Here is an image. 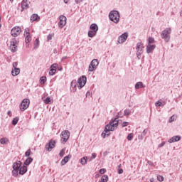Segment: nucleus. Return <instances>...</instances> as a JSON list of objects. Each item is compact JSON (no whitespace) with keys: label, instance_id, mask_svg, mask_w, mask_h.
<instances>
[{"label":"nucleus","instance_id":"nucleus-1","mask_svg":"<svg viewBox=\"0 0 182 182\" xmlns=\"http://www.w3.org/2000/svg\"><path fill=\"white\" fill-rule=\"evenodd\" d=\"M117 126H119V121L114 120L110 122L105 127V132H113L115 129H117Z\"/></svg>","mask_w":182,"mask_h":182},{"label":"nucleus","instance_id":"nucleus-2","mask_svg":"<svg viewBox=\"0 0 182 182\" xmlns=\"http://www.w3.org/2000/svg\"><path fill=\"white\" fill-rule=\"evenodd\" d=\"M109 18L110 21L114 22V23H117L120 21V14H119V11H112L109 13Z\"/></svg>","mask_w":182,"mask_h":182},{"label":"nucleus","instance_id":"nucleus-3","mask_svg":"<svg viewBox=\"0 0 182 182\" xmlns=\"http://www.w3.org/2000/svg\"><path fill=\"white\" fill-rule=\"evenodd\" d=\"M171 33V28H166L161 33V38L164 39L165 42L170 41V34Z\"/></svg>","mask_w":182,"mask_h":182},{"label":"nucleus","instance_id":"nucleus-4","mask_svg":"<svg viewBox=\"0 0 182 182\" xmlns=\"http://www.w3.org/2000/svg\"><path fill=\"white\" fill-rule=\"evenodd\" d=\"M21 166H22V162H21V161H17L13 164L12 175L14 177H16V176H18V173H19V168H21Z\"/></svg>","mask_w":182,"mask_h":182},{"label":"nucleus","instance_id":"nucleus-5","mask_svg":"<svg viewBox=\"0 0 182 182\" xmlns=\"http://www.w3.org/2000/svg\"><path fill=\"white\" fill-rule=\"evenodd\" d=\"M31 102L28 99H23L21 102V105H19V108L21 112H25L28 107H29Z\"/></svg>","mask_w":182,"mask_h":182},{"label":"nucleus","instance_id":"nucleus-6","mask_svg":"<svg viewBox=\"0 0 182 182\" xmlns=\"http://www.w3.org/2000/svg\"><path fill=\"white\" fill-rule=\"evenodd\" d=\"M21 32H22V28L19 26H15L11 29V36H14V38H16V36L21 35Z\"/></svg>","mask_w":182,"mask_h":182},{"label":"nucleus","instance_id":"nucleus-7","mask_svg":"<svg viewBox=\"0 0 182 182\" xmlns=\"http://www.w3.org/2000/svg\"><path fill=\"white\" fill-rule=\"evenodd\" d=\"M69 137H70V132L69 131L65 130L61 132L62 143H66L69 140Z\"/></svg>","mask_w":182,"mask_h":182},{"label":"nucleus","instance_id":"nucleus-8","mask_svg":"<svg viewBox=\"0 0 182 182\" xmlns=\"http://www.w3.org/2000/svg\"><path fill=\"white\" fill-rule=\"evenodd\" d=\"M98 65L99 61L97 60V59L92 60L89 65L88 71L93 72V70H96V68H97Z\"/></svg>","mask_w":182,"mask_h":182},{"label":"nucleus","instance_id":"nucleus-9","mask_svg":"<svg viewBox=\"0 0 182 182\" xmlns=\"http://www.w3.org/2000/svg\"><path fill=\"white\" fill-rule=\"evenodd\" d=\"M19 43V41L18 40L13 38L11 41L10 44V49L11 50V52H16V48H18V45Z\"/></svg>","mask_w":182,"mask_h":182},{"label":"nucleus","instance_id":"nucleus-10","mask_svg":"<svg viewBox=\"0 0 182 182\" xmlns=\"http://www.w3.org/2000/svg\"><path fill=\"white\" fill-rule=\"evenodd\" d=\"M143 49H144V45L143 43H138L136 44V55L138 58L143 53Z\"/></svg>","mask_w":182,"mask_h":182},{"label":"nucleus","instance_id":"nucleus-11","mask_svg":"<svg viewBox=\"0 0 182 182\" xmlns=\"http://www.w3.org/2000/svg\"><path fill=\"white\" fill-rule=\"evenodd\" d=\"M86 81H87L86 76L82 75V77H80L78 79L77 87H79V89H82V87H83L86 85Z\"/></svg>","mask_w":182,"mask_h":182},{"label":"nucleus","instance_id":"nucleus-12","mask_svg":"<svg viewBox=\"0 0 182 182\" xmlns=\"http://www.w3.org/2000/svg\"><path fill=\"white\" fill-rule=\"evenodd\" d=\"M24 36L25 38V42L26 43V46H28V43L32 41V37H31V33H29V28H26L24 31Z\"/></svg>","mask_w":182,"mask_h":182},{"label":"nucleus","instance_id":"nucleus-13","mask_svg":"<svg viewBox=\"0 0 182 182\" xmlns=\"http://www.w3.org/2000/svg\"><path fill=\"white\" fill-rule=\"evenodd\" d=\"M129 37V34L127 33H124L122 35H121L118 38V43H124V42H126V40Z\"/></svg>","mask_w":182,"mask_h":182},{"label":"nucleus","instance_id":"nucleus-14","mask_svg":"<svg viewBox=\"0 0 182 182\" xmlns=\"http://www.w3.org/2000/svg\"><path fill=\"white\" fill-rule=\"evenodd\" d=\"M60 22H59V27L60 28H63L65 25H66V16H60Z\"/></svg>","mask_w":182,"mask_h":182},{"label":"nucleus","instance_id":"nucleus-15","mask_svg":"<svg viewBox=\"0 0 182 182\" xmlns=\"http://www.w3.org/2000/svg\"><path fill=\"white\" fill-rule=\"evenodd\" d=\"M154 49H156L155 44H148L146 46V53H152Z\"/></svg>","mask_w":182,"mask_h":182},{"label":"nucleus","instance_id":"nucleus-16","mask_svg":"<svg viewBox=\"0 0 182 182\" xmlns=\"http://www.w3.org/2000/svg\"><path fill=\"white\" fill-rule=\"evenodd\" d=\"M55 144H56V141L53 140H50L49 144L46 145V149L48 151H50L55 147Z\"/></svg>","mask_w":182,"mask_h":182},{"label":"nucleus","instance_id":"nucleus-17","mask_svg":"<svg viewBox=\"0 0 182 182\" xmlns=\"http://www.w3.org/2000/svg\"><path fill=\"white\" fill-rule=\"evenodd\" d=\"M70 159H72V155H68V156H65L64 159H62V161L60 162V165L65 166V164H66V163H68V161H69L70 160Z\"/></svg>","mask_w":182,"mask_h":182},{"label":"nucleus","instance_id":"nucleus-18","mask_svg":"<svg viewBox=\"0 0 182 182\" xmlns=\"http://www.w3.org/2000/svg\"><path fill=\"white\" fill-rule=\"evenodd\" d=\"M180 140H181V136H175L168 140V143H175V141H180Z\"/></svg>","mask_w":182,"mask_h":182},{"label":"nucleus","instance_id":"nucleus-19","mask_svg":"<svg viewBox=\"0 0 182 182\" xmlns=\"http://www.w3.org/2000/svg\"><path fill=\"white\" fill-rule=\"evenodd\" d=\"M19 174L23 175L26 171H28V168L26 165H23L22 166H20V168L18 169Z\"/></svg>","mask_w":182,"mask_h":182},{"label":"nucleus","instance_id":"nucleus-20","mask_svg":"<svg viewBox=\"0 0 182 182\" xmlns=\"http://www.w3.org/2000/svg\"><path fill=\"white\" fill-rule=\"evenodd\" d=\"M21 8H22L21 11H23V9H28V8H29V4H28V0H23L22 1Z\"/></svg>","mask_w":182,"mask_h":182},{"label":"nucleus","instance_id":"nucleus-21","mask_svg":"<svg viewBox=\"0 0 182 182\" xmlns=\"http://www.w3.org/2000/svg\"><path fill=\"white\" fill-rule=\"evenodd\" d=\"M41 19V18L39 17V16L36 14H33L31 16V22H35V21H39Z\"/></svg>","mask_w":182,"mask_h":182},{"label":"nucleus","instance_id":"nucleus-22","mask_svg":"<svg viewBox=\"0 0 182 182\" xmlns=\"http://www.w3.org/2000/svg\"><path fill=\"white\" fill-rule=\"evenodd\" d=\"M21 73V70L19 68H14L11 71L12 76H18Z\"/></svg>","mask_w":182,"mask_h":182},{"label":"nucleus","instance_id":"nucleus-23","mask_svg":"<svg viewBox=\"0 0 182 182\" xmlns=\"http://www.w3.org/2000/svg\"><path fill=\"white\" fill-rule=\"evenodd\" d=\"M90 29H91V31H94V32H97V31H99V27L97 26V24L92 23L90 25Z\"/></svg>","mask_w":182,"mask_h":182},{"label":"nucleus","instance_id":"nucleus-24","mask_svg":"<svg viewBox=\"0 0 182 182\" xmlns=\"http://www.w3.org/2000/svg\"><path fill=\"white\" fill-rule=\"evenodd\" d=\"M80 163L82 164V166H85V164L87 163V156L82 157L80 159Z\"/></svg>","mask_w":182,"mask_h":182},{"label":"nucleus","instance_id":"nucleus-25","mask_svg":"<svg viewBox=\"0 0 182 182\" xmlns=\"http://www.w3.org/2000/svg\"><path fill=\"white\" fill-rule=\"evenodd\" d=\"M43 102L46 105H49L50 102L53 103V100L50 99V97H47Z\"/></svg>","mask_w":182,"mask_h":182},{"label":"nucleus","instance_id":"nucleus-26","mask_svg":"<svg viewBox=\"0 0 182 182\" xmlns=\"http://www.w3.org/2000/svg\"><path fill=\"white\" fill-rule=\"evenodd\" d=\"M32 161H33V159L32 158H28L25 162H24V164L25 166H29Z\"/></svg>","mask_w":182,"mask_h":182},{"label":"nucleus","instance_id":"nucleus-27","mask_svg":"<svg viewBox=\"0 0 182 182\" xmlns=\"http://www.w3.org/2000/svg\"><path fill=\"white\" fill-rule=\"evenodd\" d=\"M96 33H97L96 31H90L88 32V36H89V38H93L94 36H96Z\"/></svg>","mask_w":182,"mask_h":182},{"label":"nucleus","instance_id":"nucleus-28","mask_svg":"<svg viewBox=\"0 0 182 182\" xmlns=\"http://www.w3.org/2000/svg\"><path fill=\"white\" fill-rule=\"evenodd\" d=\"M141 87H144V86H143V82H138L135 85V88L136 89H141Z\"/></svg>","mask_w":182,"mask_h":182},{"label":"nucleus","instance_id":"nucleus-29","mask_svg":"<svg viewBox=\"0 0 182 182\" xmlns=\"http://www.w3.org/2000/svg\"><path fill=\"white\" fill-rule=\"evenodd\" d=\"M8 141H9V140L8 139V138H1L0 139V143L1 144H6L8 143Z\"/></svg>","mask_w":182,"mask_h":182},{"label":"nucleus","instance_id":"nucleus-30","mask_svg":"<svg viewBox=\"0 0 182 182\" xmlns=\"http://www.w3.org/2000/svg\"><path fill=\"white\" fill-rule=\"evenodd\" d=\"M156 41L154 40V38L153 37H149L148 38V45H152V43H154Z\"/></svg>","mask_w":182,"mask_h":182},{"label":"nucleus","instance_id":"nucleus-31","mask_svg":"<svg viewBox=\"0 0 182 182\" xmlns=\"http://www.w3.org/2000/svg\"><path fill=\"white\" fill-rule=\"evenodd\" d=\"M39 48V38H36L34 41V49H38Z\"/></svg>","mask_w":182,"mask_h":182},{"label":"nucleus","instance_id":"nucleus-32","mask_svg":"<svg viewBox=\"0 0 182 182\" xmlns=\"http://www.w3.org/2000/svg\"><path fill=\"white\" fill-rule=\"evenodd\" d=\"M174 120H177V115H172L170 118H169V123H173V122H174Z\"/></svg>","mask_w":182,"mask_h":182},{"label":"nucleus","instance_id":"nucleus-33","mask_svg":"<svg viewBox=\"0 0 182 182\" xmlns=\"http://www.w3.org/2000/svg\"><path fill=\"white\" fill-rule=\"evenodd\" d=\"M101 181L102 182H107V181H109V176H107V175L102 176V177L101 178Z\"/></svg>","mask_w":182,"mask_h":182},{"label":"nucleus","instance_id":"nucleus-34","mask_svg":"<svg viewBox=\"0 0 182 182\" xmlns=\"http://www.w3.org/2000/svg\"><path fill=\"white\" fill-rule=\"evenodd\" d=\"M18 122H19V118L18 117H15L14 118L13 121H12V124H14V126L18 124Z\"/></svg>","mask_w":182,"mask_h":182},{"label":"nucleus","instance_id":"nucleus-35","mask_svg":"<svg viewBox=\"0 0 182 182\" xmlns=\"http://www.w3.org/2000/svg\"><path fill=\"white\" fill-rule=\"evenodd\" d=\"M157 180H158V181L163 182V181H164V177L161 175H158Z\"/></svg>","mask_w":182,"mask_h":182},{"label":"nucleus","instance_id":"nucleus-36","mask_svg":"<svg viewBox=\"0 0 182 182\" xmlns=\"http://www.w3.org/2000/svg\"><path fill=\"white\" fill-rule=\"evenodd\" d=\"M146 134H147V130L146 129L143 131L141 135L138 136V139H143V136H146Z\"/></svg>","mask_w":182,"mask_h":182},{"label":"nucleus","instance_id":"nucleus-37","mask_svg":"<svg viewBox=\"0 0 182 182\" xmlns=\"http://www.w3.org/2000/svg\"><path fill=\"white\" fill-rule=\"evenodd\" d=\"M65 151H66V149H63L59 154L60 157H63L65 156Z\"/></svg>","mask_w":182,"mask_h":182},{"label":"nucleus","instance_id":"nucleus-38","mask_svg":"<svg viewBox=\"0 0 182 182\" xmlns=\"http://www.w3.org/2000/svg\"><path fill=\"white\" fill-rule=\"evenodd\" d=\"M155 106H156V107H160V106H164V104L161 101H158L155 103Z\"/></svg>","mask_w":182,"mask_h":182},{"label":"nucleus","instance_id":"nucleus-39","mask_svg":"<svg viewBox=\"0 0 182 182\" xmlns=\"http://www.w3.org/2000/svg\"><path fill=\"white\" fill-rule=\"evenodd\" d=\"M55 73H56V70H55V69L50 70L49 75H50L51 76H53V75H55Z\"/></svg>","mask_w":182,"mask_h":182},{"label":"nucleus","instance_id":"nucleus-40","mask_svg":"<svg viewBox=\"0 0 182 182\" xmlns=\"http://www.w3.org/2000/svg\"><path fill=\"white\" fill-rule=\"evenodd\" d=\"M40 82H41V83H46V77H41V78H40Z\"/></svg>","mask_w":182,"mask_h":182},{"label":"nucleus","instance_id":"nucleus-41","mask_svg":"<svg viewBox=\"0 0 182 182\" xmlns=\"http://www.w3.org/2000/svg\"><path fill=\"white\" fill-rule=\"evenodd\" d=\"M31 149H28L27 151L25 153L26 157H29L31 156Z\"/></svg>","mask_w":182,"mask_h":182},{"label":"nucleus","instance_id":"nucleus-42","mask_svg":"<svg viewBox=\"0 0 182 182\" xmlns=\"http://www.w3.org/2000/svg\"><path fill=\"white\" fill-rule=\"evenodd\" d=\"M53 36H55V34H49L47 37L48 41H51L52 38H53Z\"/></svg>","mask_w":182,"mask_h":182},{"label":"nucleus","instance_id":"nucleus-43","mask_svg":"<svg viewBox=\"0 0 182 182\" xmlns=\"http://www.w3.org/2000/svg\"><path fill=\"white\" fill-rule=\"evenodd\" d=\"M57 68H58V64L56 63H54L50 66V69H54L55 70H56Z\"/></svg>","mask_w":182,"mask_h":182},{"label":"nucleus","instance_id":"nucleus-44","mask_svg":"<svg viewBox=\"0 0 182 182\" xmlns=\"http://www.w3.org/2000/svg\"><path fill=\"white\" fill-rule=\"evenodd\" d=\"M93 159H96V153L92 154V157L90 158L89 161H92Z\"/></svg>","mask_w":182,"mask_h":182},{"label":"nucleus","instance_id":"nucleus-45","mask_svg":"<svg viewBox=\"0 0 182 182\" xmlns=\"http://www.w3.org/2000/svg\"><path fill=\"white\" fill-rule=\"evenodd\" d=\"M133 139V134L131 133L127 136V140H129L130 141V140H132Z\"/></svg>","mask_w":182,"mask_h":182},{"label":"nucleus","instance_id":"nucleus-46","mask_svg":"<svg viewBox=\"0 0 182 182\" xmlns=\"http://www.w3.org/2000/svg\"><path fill=\"white\" fill-rule=\"evenodd\" d=\"M100 174H105L106 173V169L105 168H101L100 170Z\"/></svg>","mask_w":182,"mask_h":182},{"label":"nucleus","instance_id":"nucleus-47","mask_svg":"<svg viewBox=\"0 0 182 182\" xmlns=\"http://www.w3.org/2000/svg\"><path fill=\"white\" fill-rule=\"evenodd\" d=\"M13 68H14V69H16L18 68V62H14L13 63Z\"/></svg>","mask_w":182,"mask_h":182},{"label":"nucleus","instance_id":"nucleus-48","mask_svg":"<svg viewBox=\"0 0 182 182\" xmlns=\"http://www.w3.org/2000/svg\"><path fill=\"white\" fill-rule=\"evenodd\" d=\"M127 126H129V122H124L122 123V127H126Z\"/></svg>","mask_w":182,"mask_h":182},{"label":"nucleus","instance_id":"nucleus-49","mask_svg":"<svg viewBox=\"0 0 182 182\" xmlns=\"http://www.w3.org/2000/svg\"><path fill=\"white\" fill-rule=\"evenodd\" d=\"M164 144H166V142L163 141V142H161V143L159 145V147H163V146H164Z\"/></svg>","mask_w":182,"mask_h":182},{"label":"nucleus","instance_id":"nucleus-50","mask_svg":"<svg viewBox=\"0 0 182 182\" xmlns=\"http://www.w3.org/2000/svg\"><path fill=\"white\" fill-rule=\"evenodd\" d=\"M76 4H80V2H83V0H75Z\"/></svg>","mask_w":182,"mask_h":182},{"label":"nucleus","instance_id":"nucleus-51","mask_svg":"<svg viewBox=\"0 0 182 182\" xmlns=\"http://www.w3.org/2000/svg\"><path fill=\"white\" fill-rule=\"evenodd\" d=\"M118 173H119V174H123V169H119V170L118 171Z\"/></svg>","mask_w":182,"mask_h":182},{"label":"nucleus","instance_id":"nucleus-52","mask_svg":"<svg viewBox=\"0 0 182 182\" xmlns=\"http://www.w3.org/2000/svg\"><path fill=\"white\" fill-rule=\"evenodd\" d=\"M150 182H154V178H151L150 179Z\"/></svg>","mask_w":182,"mask_h":182},{"label":"nucleus","instance_id":"nucleus-53","mask_svg":"<svg viewBox=\"0 0 182 182\" xmlns=\"http://www.w3.org/2000/svg\"><path fill=\"white\" fill-rule=\"evenodd\" d=\"M86 96H87H87H90V92H87L86 93Z\"/></svg>","mask_w":182,"mask_h":182},{"label":"nucleus","instance_id":"nucleus-54","mask_svg":"<svg viewBox=\"0 0 182 182\" xmlns=\"http://www.w3.org/2000/svg\"><path fill=\"white\" fill-rule=\"evenodd\" d=\"M69 2V0H64L65 4H68Z\"/></svg>","mask_w":182,"mask_h":182},{"label":"nucleus","instance_id":"nucleus-55","mask_svg":"<svg viewBox=\"0 0 182 182\" xmlns=\"http://www.w3.org/2000/svg\"><path fill=\"white\" fill-rule=\"evenodd\" d=\"M102 136H103V137H104V139H105V137H106V134L102 133Z\"/></svg>","mask_w":182,"mask_h":182},{"label":"nucleus","instance_id":"nucleus-56","mask_svg":"<svg viewBox=\"0 0 182 182\" xmlns=\"http://www.w3.org/2000/svg\"><path fill=\"white\" fill-rule=\"evenodd\" d=\"M156 29L154 28H152V31L154 32Z\"/></svg>","mask_w":182,"mask_h":182},{"label":"nucleus","instance_id":"nucleus-57","mask_svg":"<svg viewBox=\"0 0 182 182\" xmlns=\"http://www.w3.org/2000/svg\"><path fill=\"white\" fill-rule=\"evenodd\" d=\"M11 1V2H14V0H10Z\"/></svg>","mask_w":182,"mask_h":182},{"label":"nucleus","instance_id":"nucleus-58","mask_svg":"<svg viewBox=\"0 0 182 182\" xmlns=\"http://www.w3.org/2000/svg\"><path fill=\"white\" fill-rule=\"evenodd\" d=\"M181 16H182V11L181 12Z\"/></svg>","mask_w":182,"mask_h":182},{"label":"nucleus","instance_id":"nucleus-59","mask_svg":"<svg viewBox=\"0 0 182 182\" xmlns=\"http://www.w3.org/2000/svg\"><path fill=\"white\" fill-rule=\"evenodd\" d=\"M2 26V25H1V23H0V28Z\"/></svg>","mask_w":182,"mask_h":182}]
</instances>
